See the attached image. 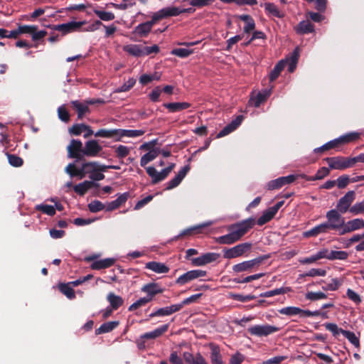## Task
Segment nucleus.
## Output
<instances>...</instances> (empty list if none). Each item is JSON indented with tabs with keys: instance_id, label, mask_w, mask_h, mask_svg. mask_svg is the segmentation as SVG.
Masks as SVG:
<instances>
[{
	"instance_id": "nucleus-1",
	"label": "nucleus",
	"mask_w": 364,
	"mask_h": 364,
	"mask_svg": "<svg viewBox=\"0 0 364 364\" xmlns=\"http://www.w3.org/2000/svg\"><path fill=\"white\" fill-rule=\"evenodd\" d=\"M253 218H249L240 222L233 223L228 227V234L220 236L215 239L221 245H232L241 240L255 225Z\"/></svg>"
},
{
	"instance_id": "nucleus-2",
	"label": "nucleus",
	"mask_w": 364,
	"mask_h": 364,
	"mask_svg": "<svg viewBox=\"0 0 364 364\" xmlns=\"http://www.w3.org/2000/svg\"><path fill=\"white\" fill-rule=\"evenodd\" d=\"M270 257L269 255L259 256L252 259L243 261L232 266V269L234 273L241 272L251 273L258 269L261 264Z\"/></svg>"
},
{
	"instance_id": "nucleus-3",
	"label": "nucleus",
	"mask_w": 364,
	"mask_h": 364,
	"mask_svg": "<svg viewBox=\"0 0 364 364\" xmlns=\"http://www.w3.org/2000/svg\"><path fill=\"white\" fill-rule=\"evenodd\" d=\"M340 211L336 209H331L327 211L326 218L327 221L325 222L329 230H336L339 232L343 228L345 218L342 216Z\"/></svg>"
},
{
	"instance_id": "nucleus-4",
	"label": "nucleus",
	"mask_w": 364,
	"mask_h": 364,
	"mask_svg": "<svg viewBox=\"0 0 364 364\" xmlns=\"http://www.w3.org/2000/svg\"><path fill=\"white\" fill-rule=\"evenodd\" d=\"M252 244L250 242H243L238 244L231 248H225L223 250V257L231 259L243 256L252 249Z\"/></svg>"
},
{
	"instance_id": "nucleus-5",
	"label": "nucleus",
	"mask_w": 364,
	"mask_h": 364,
	"mask_svg": "<svg viewBox=\"0 0 364 364\" xmlns=\"http://www.w3.org/2000/svg\"><path fill=\"white\" fill-rule=\"evenodd\" d=\"M331 170H345L352 168L350 157H345L342 156L326 157L323 159Z\"/></svg>"
},
{
	"instance_id": "nucleus-6",
	"label": "nucleus",
	"mask_w": 364,
	"mask_h": 364,
	"mask_svg": "<svg viewBox=\"0 0 364 364\" xmlns=\"http://www.w3.org/2000/svg\"><path fill=\"white\" fill-rule=\"evenodd\" d=\"M68 158L75 159L77 161L84 160L83 144L79 139H72L67 146Z\"/></svg>"
},
{
	"instance_id": "nucleus-7",
	"label": "nucleus",
	"mask_w": 364,
	"mask_h": 364,
	"mask_svg": "<svg viewBox=\"0 0 364 364\" xmlns=\"http://www.w3.org/2000/svg\"><path fill=\"white\" fill-rule=\"evenodd\" d=\"M296 179L297 176L294 174L279 177L274 180L269 181L266 185V189L268 191L277 190L286 185L291 184Z\"/></svg>"
},
{
	"instance_id": "nucleus-8",
	"label": "nucleus",
	"mask_w": 364,
	"mask_h": 364,
	"mask_svg": "<svg viewBox=\"0 0 364 364\" xmlns=\"http://www.w3.org/2000/svg\"><path fill=\"white\" fill-rule=\"evenodd\" d=\"M248 332L252 336H257L259 337L262 336H267L270 334H272L275 332L279 331V328L270 326L268 324L266 325H255L247 329Z\"/></svg>"
},
{
	"instance_id": "nucleus-9",
	"label": "nucleus",
	"mask_w": 364,
	"mask_h": 364,
	"mask_svg": "<svg viewBox=\"0 0 364 364\" xmlns=\"http://www.w3.org/2000/svg\"><path fill=\"white\" fill-rule=\"evenodd\" d=\"M207 275V272L202 269H193L183 274L176 280V283L178 285H184L194 279L203 277Z\"/></svg>"
},
{
	"instance_id": "nucleus-10",
	"label": "nucleus",
	"mask_w": 364,
	"mask_h": 364,
	"mask_svg": "<svg viewBox=\"0 0 364 364\" xmlns=\"http://www.w3.org/2000/svg\"><path fill=\"white\" fill-rule=\"evenodd\" d=\"M220 255L217 252H207L200 256L191 259V265L193 267L205 266L208 264L217 261Z\"/></svg>"
},
{
	"instance_id": "nucleus-11",
	"label": "nucleus",
	"mask_w": 364,
	"mask_h": 364,
	"mask_svg": "<svg viewBox=\"0 0 364 364\" xmlns=\"http://www.w3.org/2000/svg\"><path fill=\"white\" fill-rule=\"evenodd\" d=\"M355 198V193L354 191L347 192L342 198L339 199L337 203L336 210H338L341 213H345L348 211L350 205Z\"/></svg>"
},
{
	"instance_id": "nucleus-12",
	"label": "nucleus",
	"mask_w": 364,
	"mask_h": 364,
	"mask_svg": "<svg viewBox=\"0 0 364 364\" xmlns=\"http://www.w3.org/2000/svg\"><path fill=\"white\" fill-rule=\"evenodd\" d=\"M181 14L180 8L176 6H168L163 8L158 11L155 12L153 16L154 20L159 21L162 19L167 18L171 16H178Z\"/></svg>"
},
{
	"instance_id": "nucleus-13",
	"label": "nucleus",
	"mask_w": 364,
	"mask_h": 364,
	"mask_svg": "<svg viewBox=\"0 0 364 364\" xmlns=\"http://www.w3.org/2000/svg\"><path fill=\"white\" fill-rule=\"evenodd\" d=\"M102 150V146L99 144L97 140H89L85 142V147H83L84 157H95Z\"/></svg>"
},
{
	"instance_id": "nucleus-14",
	"label": "nucleus",
	"mask_w": 364,
	"mask_h": 364,
	"mask_svg": "<svg viewBox=\"0 0 364 364\" xmlns=\"http://www.w3.org/2000/svg\"><path fill=\"white\" fill-rule=\"evenodd\" d=\"M364 228V220L355 218L348 222H344L343 228L338 232L339 235H343L346 233L361 229Z\"/></svg>"
},
{
	"instance_id": "nucleus-15",
	"label": "nucleus",
	"mask_w": 364,
	"mask_h": 364,
	"mask_svg": "<svg viewBox=\"0 0 364 364\" xmlns=\"http://www.w3.org/2000/svg\"><path fill=\"white\" fill-rule=\"evenodd\" d=\"M156 23V20H154V16H152L150 21L141 23L136 26L134 30V33L138 35L139 37H146L151 32L153 26Z\"/></svg>"
},
{
	"instance_id": "nucleus-16",
	"label": "nucleus",
	"mask_w": 364,
	"mask_h": 364,
	"mask_svg": "<svg viewBox=\"0 0 364 364\" xmlns=\"http://www.w3.org/2000/svg\"><path fill=\"white\" fill-rule=\"evenodd\" d=\"M146 170L148 175L151 178V182L153 184L159 183L166 178L169 175L165 168H164L161 172H158L154 167L149 166Z\"/></svg>"
},
{
	"instance_id": "nucleus-17",
	"label": "nucleus",
	"mask_w": 364,
	"mask_h": 364,
	"mask_svg": "<svg viewBox=\"0 0 364 364\" xmlns=\"http://www.w3.org/2000/svg\"><path fill=\"white\" fill-rule=\"evenodd\" d=\"M330 230L328 228L327 225H326L325 222L322 223L313 228L305 231L303 232V236L304 237H316L320 234H326L328 233Z\"/></svg>"
},
{
	"instance_id": "nucleus-18",
	"label": "nucleus",
	"mask_w": 364,
	"mask_h": 364,
	"mask_svg": "<svg viewBox=\"0 0 364 364\" xmlns=\"http://www.w3.org/2000/svg\"><path fill=\"white\" fill-rule=\"evenodd\" d=\"M294 30L299 35L309 34L314 32V25L311 23L309 20H304L300 21Z\"/></svg>"
},
{
	"instance_id": "nucleus-19",
	"label": "nucleus",
	"mask_w": 364,
	"mask_h": 364,
	"mask_svg": "<svg viewBox=\"0 0 364 364\" xmlns=\"http://www.w3.org/2000/svg\"><path fill=\"white\" fill-rule=\"evenodd\" d=\"M100 184L90 181H85L82 183L74 186L73 189L75 193L80 196H84L89 189L92 188H98Z\"/></svg>"
},
{
	"instance_id": "nucleus-20",
	"label": "nucleus",
	"mask_w": 364,
	"mask_h": 364,
	"mask_svg": "<svg viewBox=\"0 0 364 364\" xmlns=\"http://www.w3.org/2000/svg\"><path fill=\"white\" fill-rule=\"evenodd\" d=\"M169 328V324H164L156 329L153 331L147 332L141 336V339H155L156 338L160 337L164 333H166Z\"/></svg>"
},
{
	"instance_id": "nucleus-21",
	"label": "nucleus",
	"mask_w": 364,
	"mask_h": 364,
	"mask_svg": "<svg viewBox=\"0 0 364 364\" xmlns=\"http://www.w3.org/2000/svg\"><path fill=\"white\" fill-rule=\"evenodd\" d=\"M145 132L144 130H132V129H118V138L115 139L116 141H121V138L124 136L135 138L142 136Z\"/></svg>"
},
{
	"instance_id": "nucleus-22",
	"label": "nucleus",
	"mask_w": 364,
	"mask_h": 364,
	"mask_svg": "<svg viewBox=\"0 0 364 364\" xmlns=\"http://www.w3.org/2000/svg\"><path fill=\"white\" fill-rule=\"evenodd\" d=\"M264 7L269 16L279 18H282L284 16V14L281 11L274 3L266 2L264 4Z\"/></svg>"
},
{
	"instance_id": "nucleus-23",
	"label": "nucleus",
	"mask_w": 364,
	"mask_h": 364,
	"mask_svg": "<svg viewBox=\"0 0 364 364\" xmlns=\"http://www.w3.org/2000/svg\"><path fill=\"white\" fill-rule=\"evenodd\" d=\"M71 105L77 114V119H82L84 116L90 112V109L85 103L80 102L77 100L72 101Z\"/></svg>"
},
{
	"instance_id": "nucleus-24",
	"label": "nucleus",
	"mask_w": 364,
	"mask_h": 364,
	"mask_svg": "<svg viewBox=\"0 0 364 364\" xmlns=\"http://www.w3.org/2000/svg\"><path fill=\"white\" fill-rule=\"evenodd\" d=\"M163 106L170 112H180L191 107V104L186 102L164 103Z\"/></svg>"
},
{
	"instance_id": "nucleus-25",
	"label": "nucleus",
	"mask_w": 364,
	"mask_h": 364,
	"mask_svg": "<svg viewBox=\"0 0 364 364\" xmlns=\"http://www.w3.org/2000/svg\"><path fill=\"white\" fill-rule=\"evenodd\" d=\"M237 18L246 23L243 28L245 33H250L255 28V22L253 18L248 14H242L237 16Z\"/></svg>"
},
{
	"instance_id": "nucleus-26",
	"label": "nucleus",
	"mask_w": 364,
	"mask_h": 364,
	"mask_svg": "<svg viewBox=\"0 0 364 364\" xmlns=\"http://www.w3.org/2000/svg\"><path fill=\"white\" fill-rule=\"evenodd\" d=\"M210 348L211 350V353H210L211 363L212 364H224L219 346L215 344L210 343Z\"/></svg>"
},
{
	"instance_id": "nucleus-27",
	"label": "nucleus",
	"mask_w": 364,
	"mask_h": 364,
	"mask_svg": "<svg viewBox=\"0 0 364 364\" xmlns=\"http://www.w3.org/2000/svg\"><path fill=\"white\" fill-rule=\"evenodd\" d=\"M107 300L110 304V307L114 310H117L124 304V299L122 296L116 295L114 292H109L107 296Z\"/></svg>"
},
{
	"instance_id": "nucleus-28",
	"label": "nucleus",
	"mask_w": 364,
	"mask_h": 364,
	"mask_svg": "<svg viewBox=\"0 0 364 364\" xmlns=\"http://www.w3.org/2000/svg\"><path fill=\"white\" fill-rule=\"evenodd\" d=\"M119 325V321H113L102 323L98 328L95 330V334L100 335L111 332Z\"/></svg>"
},
{
	"instance_id": "nucleus-29",
	"label": "nucleus",
	"mask_w": 364,
	"mask_h": 364,
	"mask_svg": "<svg viewBox=\"0 0 364 364\" xmlns=\"http://www.w3.org/2000/svg\"><path fill=\"white\" fill-rule=\"evenodd\" d=\"M271 90H264L262 92H259L257 95L251 98V102L255 107H259L260 105L264 102L270 96Z\"/></svg>"
},
{
	"instance_id": "nucleus-30",
	"label": "nucleus",
	"mask_w": 364,
	"mask_h": 364,
	"mask_svg": "<svg viewBox=\"0 0 364 364\" xmlns=\"http://www.w3.org/2000/svg\"><path fill=\"white\" fill-rule=\"evenodd\" d=\"M141 291L146 293V294H150V296H154L158 294L162 293L164 289H161L158 284L152 282L144 285L141 287Z\"/></svg>"
},
{
	"instance_id": "nucleus-31",
	"label": "nucleus",
	"mask_w": 364,
	"mask_h": 364,
	"mask_svg": "<svg viewBox=\"0 0 364 364\" xmlns=\"http://www.w3.org/2000/svg\"><path fill=\"white\" fill-rule=\"evenodd\" d=\"M145 267L159 274L167 273L169 271V268L166 265L157 262H147Z\"/></svg>"
},
{
	"instance_id": "nucleus-32",
	"label": "nucleus",
	"mask_w": 364,
	"mask_h": 364,
	"mask_svg": "<svg viewBox=\"0 0 364 364\" xmlns=\"http://www.w3.org/2000/svg\"><path fill=\"white\" fill-rule=\"evenodd\" d=\"M114 262H115L114 259L106 258L104 259L97 260V261L94 262L91 264V268L92 269H97V270L106 269V268H109L111 266H112L114 264Z\"/></svg>"
},
{
	"instance_id": "nucleus-33",
	"label": "nucleus",
	"mask_w": 364,
	"mask_h": 364,
	"mask_svg": "<svg viewBox=\"0 0 364 364\" xmlns=\"http://www.w3.org/2000/svg\"><path fill=\"white\" fill-rule=\"evenodd\" d=\"M65 172L72 178L79 176L82 178L85 176L84 168H77L74 164H69L65 168Z\"/></svg>"
},
{
	"instance_id": "nucleus-34",
	"label": "nucleus",
	"mask_w": 364,
	"mask_h": 364,
	"mask_svg": "<svg viewBox=\"0 0 364 364\" xmlns=\"http://www.w3.org/2000/svg\"><path fill=\"white\" fill-rule=\"evenodd\" d=\"M287 62L284 60H280L273 68L269 73V81H274L280 75L281 72L284 70Z\"/></svg>"
},
{
	"instance_id": "nucleus-35",
	"label": "nucleus",
	"mask_w": 364,
	"mask_h": 364,
	"mask_svg": "<svg viewBox=\"0 0 364 364\" xmlns=\"http://www.w3.org/2000/svg\"><path fill=\"white\" fill-rule=\"evenodd\" d=\"M291 291V287H281V288H277V289H275L273 290L263 292V293L260 294L259 296H261V297H272V296H274L276 295L284 294L288 292H290Z\"/></svg>"
},
{
	"instance_id": "nucleus-36",
	"label": "nucleus",
	"mask_w": 364,
	"mask_h": 364,
	"mask_svg": "<svg viewBox=\"0 0 364 364\" xmlns=\"http://www.w3.org/2000/svg\"><path fill=\"white\" fill-rule=\"evenodd\" d=\"M275 215L276 214L269 208L265 210L262 215L257 219V224L259 226L264 225L269 222Z\"/></svg>"
},
{
	"instance_id": "nucleus-37",
	"label": "nucleus",
	"mask_w": 364,
	"mask_h": 364,
	"mask_svg": "<svg viewBox=\"0 0 364 364\" xmlns=\"http://www.w3.org/2000/svg\"><path fill=\"white\" fill-rule=\"evenodd\" d=\"M96 137H104V138H118V129H99L95 133Z\"/></svg>"
},
{
	"instance_id": "nucleus-38",
	"label": "nucleus",
	"mask_w": 364,
	"mask_h": 364,
	"mask_svg": "<svg viewBox=\"0 0 364 364\" xmlns=\"http://www.w3.org/2000/svg\"><path fill=\"white\" fill-rule=\"evenodd\" d=\"M159 153V151L156 149H151L148 153L143 155L140 160L141 166L145 167L148 163L154 160L158 156Z\"/></svg>"
},
{
	"instance_id": "nucleus-39",
	"label": "nucleus",
	"mask_w": 364,
	"mask_h": 364,
	"mask_svg": "<svg viewBox=\"0 0 364 364\" xmlns=\"http://www.w3.org/2000/svg\"><path fill=\"white\" fill-rule=\"evenodd\" d=\"M183 355V359L188 364H198L200 360L206 361L200 353H197L196 356H193V355L189 352H184Z\"/></svg>"
},
{
	"instance_id": "nucleus-40",
	"label": "nucleus",
	"mask_w": 364,
	"mask_h": 364,
	"mask_svg": "<svg viewBox=\"0 0 364 364\" xmlns=\"http://www.w3.org/2000/svg\"><path fill=\"white\" fill-rule=\"evenodd\" d=\"M70 283L68 284H60L58 289L64 295H65L69 299H73L75 298V291L72 287H70Z\"/></svg>"
},
{
	"instance_id": "nucleus-41",
	"label": "nucleus",
	"mask_w": 364,
	"mask_h": 364,
	"mask_svg": "<svg viewBox=\"0 0 364 364\" xmlns=\"http://www.w3.org/2000/svg\"><path fill=\"white\" fill-rule=\"evenodd\" d=\"M35 210L41 211L49 216H53L55 214V208L51 205L38 204L35 206Z\"/></svg>"
},
{
	"instance_id": "nucleus-42",
	"label": "nucleus",
	"mask_w": 364,
	"mask_h": 364,
	"mask_svg": "<svg viewBox=\"0 0 364 364\" xmlns=\"http://www.w3.org/2000/svg\"><path fill=\"white\" fill-rule=\"evenodd\" d=\"M125 51H127L129 54L136 56L140 57L143 56V46L141 45H131L125 47Z\"/></svg>"
},
{
	"instance_id": "nucleus-43",
	"label": "nucleus",
	"mask_w": 364,
	"mask_h": 364,
	"mask_svg": "<svg viewBox=\"0 0 364 364\" xmlns=\"http://www.w3.org/2000/svg\"><path fill=\"white\" fill-rule=\"evenodd\" d=\"M93 12L100 18L101 21H109L114 19L115 16L112 12L104 11L98 9H93Z\"/></svg>"
},
{
	"instance_id": "nucleus-44",
	"label": "nucleus",
	"mask_w": 364,
	"mask_h": 364,
	"mask_svg": "<svg viewBox=\"0 0 364 364\" xmlns=\"http://www.w3.org/2000/svg\"><path fill=\"white\" fill-rule=\"evenodd\" d=\"M279 313L287 316H296L301 313V309L296 306H287L278 310Z\"/></svg>"
},
{
	"instance_id": "nucleus-45",
	"label": "nucleus",
	"mask_w": 364,
	"mask_h": 364,
	"mask_svg": "<svg viewBox=\"0 0 364 364\" xmlns=\"http://www.w3.org/2000/svg\"><path fill=\"white\" fill-rule=\"evenodd\" d=\"M343 335L348 340V341L352 343L355 348H360V340L359 338L356 336V335L350 331H345L343 332Z\"/></svg>"
},
{
	"instance_id": "nucleus-46",
	"label": "nucleus",
	"mask_w": 364,
	"mask_h": 364,
	"mask_svg": "<svg viewBox=\"0 0 364 364\" xmlns=\"http://www.w3.org/2000/svg\"><path fill=\"white\" fill-rule=\"evenodd\" d=\"M360 138V134L358 132H350L339 137L341 144H347L356 141Z\"/></svg>"
},
{
	"instance_id": "nucleus-47",
	"label": "nucleus",
	"mask_w": 364,
	"mask_h": 364,
	"mask_svg": "<svg viewBox=\"0 0 364 364\" xmlns=\"http://www.w3.org/2000/svg\"><path fill=\"white\" fill-rule=\"evenodd\" d=\"M348 255V253L346 251L331 250L329 260H346Z\"/></svg>"
},
{
	"instance_id": "nucleus-48",
	"label": "nucleus",
	"mask_w": 364,
	"mask_h": 364,
	"mask_svg": "<svg viewBox=\"0 0 364 364\" xmlns=\"http://www.w3.org/2000/svg\"><path fill=\"white\" fill-rule=\"evenodd\" d=\"M87 129V125L85 124H75L69 128V133L71 135L80 136L82 132Z\"/></svg>"
},
{
	"instance_id": "nucleus-49",
	"label": "nucleus",
	"mask_w": 364,
	"mask_h": 364,
	"mask_svg": "<svg viewBox=\"0 0 364 364\" xmlns=\"http://www.w3.org/2000/svg\"><path fill=\"white\" fill-rule=\"evenodd\" d=\"M6 156L9 160V163L14 167H20L23 165V159L15 155V154H11L9 153H6Z\"/></svg>"
},
{
	"instance_id": "nucleus-50",
	"label": "nucleus",
	"mask_w": 364,
	"mask_h": 364,
	"mask_svg": "<svg viewBox=\"0 0 364 364\" xmlns=\"http://www.w3.org/2000/svg\"><path fill=\"white\" fill-rule=\"evenodd\" d=\"M89 210L92 213H97L105 208V205L100 200H95L88 204Z\"/></svg>"
},
{
	"instance_id": "nucleus-51",
	"label": "nucleus",
	"mask_w": 364,
	"mask_h": 364,
	"mask_svg": "<svg viewBox=\"0 0 364 364\" xmlns=\"http://www.w3.org/2000/svg\"><path fill=\"white\" fill-rule=\"evenodd\" d=\"M171 54L179 58H187L193 53V50H188L186 48H174L171 50Z\"/></svg>"
},
{
	"instance_id": "nucleus-52",
	"label": "nucleus",
	"mask_w": 364,
	"mask_h": 364,
	"mask_svg": "<svg viewBox=\"0 0 364 364\" xmlns=\"http://www.w3.org/2000/svg\"><path fill=\"white\" fill-rule=\"evenodd\" d=\"M136 80L133 77L129 78L127 82L116 89L115 92H127L134 87Z\"/></svg>"
},
{
	"instance_id": "nucleus-53",
	"label": "nucleus",
	"mask_w": 364,
	"mask_h": 364,
	"mask_svg": "<svg viewBox=\"0 0 364 364\" xmlns=\"http://www.w3.org/2000/svg\"><path fill=\"white\" fill-rule=\"evenodd\" d=\"M215 1V0H188L191 6L198 8L209 6ZM183 1H188V0H183Z\"/></svg>"
},
{
	"instance_id": "nucleus-54",
	"label": "nucleus",
	"mask_w": 364,
	"mask_h": 364,
	"mask_svg": "<svg viewBox=\"0 0 364 364\" xmlns=\"http://www.w3.org/2000/svg\"><path fill=\"white\" fill-rule=\"evenodd\" d=\"M130 148L124 145H119L115 149L116 156L119 159H124L129 155Z\"/></svg>"
},
{
	"instance_id": "nucleus-55",
	"label": "nucleus",
	"mask_w": 364,
	"mask_h": 364,
	"mask_svg": "<svg viewBox=\"0 0 364 364\" xmlns=\"http://www.w3.org/2000/svg\"><path fill=\"white\" fill-rule=\"evenodd\" d=\"M306 299L311 301H316L322 299H326L327 297L326 294L321 291L314 292L309 291L306 294Z\"/></svg>"
},
{
	"instance_id": "nucleus-56",
	"label": "nucleus",
	"mask_w": 364,
	"mask_h": 364,
	"mask_svg": "<svg viewBox=\"0 0 364 364\" xmlns=\"http://www.w3.org/2000/svg\"><path fill=\"white\" fill-rule=\"evenodd\" d=\"M98 162L97 161H90L82 164V168H84V171L86 173H91L93 172L97 171Z\"/></svg>"
},
{
	"instance_id": "nucleus-57",
	"label": "nucleus",
	"mask_w": 364,
	"mask_h": 364,
	"mask_svg": "<svg viewBox=\"0 0 364 364\" xmlns=\"http://www.w3.org/2000/svg\"><path fill=\"white\" fill-rule=\"evenodd\" d=\"M341 285V282L336 278L332 279L330 283L322 287L324 291H336Z\"/></svg>"
},
{
	"instance_id": "nucleus-58",
	"label": "nucleus",
	"mask_w": 364,
	"mask_h": 364,
	"mask_svg": "<svg viewBox=\"0 0 364 364\" xmlns=\"http://www.w3.org/2000/svg\"><path fill=\"white\" fill-rule=\"evenodd\" d=\"M330 173V168H328L326 167H322L319 168L315 176H311L310 179L316 181V180H321L324 177L328 176Z\"/></svg>"
},
{
	"instance_id": "nucleus-59",
	"label": "nucleus",
	"mask_w": 364,
	"mask_h": 364,
	"mask_svg": "<svg viewBox=\"0 0 364 364\" xmlns=\"http://www.w3.org/2000/svg\"><path fill=\"white\" fill-rule=\"evenodd\" d=\"M324 326L326 330L331 331L333 333V336H336L339 333L343 334V332L346 331L343 328H338L336 323H326L324 324Z\"/></svg>"
},
{
	"instance_id": "nucleus-60",
	"label": "nucleus",
	"mask_w": 364,
	"mask_h": 364,
	"mask_svg": "<svg viewBox=\"0 0 364 364\" xmlns=\"http://www.w3.org/2000/svg\"><path fill=\"white\" fill-rule=\"evenodd\" d=\"M230 298L234 300L239 301L241 302H247L251 300H253L256 298L255 295L249 294V295H242L240 294H231Z\"/></svg>"
},
{
	"instance_id": "nucleus-61",
	"label": "nucleus",
	"mask_w": 364,
	"mask_h": 364,
	"mask_svg": "<svg viewBox=\"0 0 364 364\" xmlns=\"http://www.w3.org/2000/svg\"><path fill=\"white\" fill-rule=\"evenodd\" d=\"M350 182H351V181L348 175H342L337 178L336 185L338 188L343 189L345 188Z\"/></svg>"
},
{
	"instance_id": "nucleus-62",
	"label": "nucleus",
	"mask_w": 364,
	"mask_h": 364,
	"mask_svg": "<svg viewBox=\"0 0 364 364\" xmlns=\"http://www.w3.org/2000/svg\"><path fill=\"white\" fill-rule=\"evenodd\" d=\"M348 298L355 304H360L362 302L360 296L351 289H348L346 291Z\"/></svg>"
},
{
	"instance_id": "nucleus-63",
	"label": "nucleus",
	"mask_w": 364,
	"mask_h": 364,
	"mask_svg": "<svg viewBox=\"0 0 364 364\" xmlns=\"http://www.w3.org/2000/svg\"><path fill=\"white\" fill-rule=\"evenodd\" d=\"M58 114L59 119L61 121H63L64 122H69L70 115L64 106H61V107H58Z\"/></svg>"
},
{
	"instance_id": "nucleus-64",
	"label": "nucleus",
	"mask_w": 364,
	"mask_h": 364,
	"mask_svg": "<svg viewBox=\"0 0 364 364\" xmlns=\"http://www.w3.org/2000/svg\"><path fill=\"white\" fill-rule=\"evenodd\" d=\"M18 29L21 34L27 33L31 35L38 29V26L35 25H18Z\"/></svg>"
}]
</instances>
